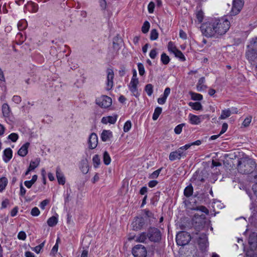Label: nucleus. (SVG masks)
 <instances>
[{"label": "nucleus", "mask_w": 257, "mask_h": 257, "mask_svg": "<svg viewBox=\"0 0 257 257\" xmlns=\"http://www.w3.org/2000/svg\"><path fill=\"white\" fill-rule=\"evenodd\" d=\"M230 25L225 17L214 18L202 24L200 28L202 34L206 37L219 38L226 33Z\"/></svg>", "instance_id": "obj_1"}, {"label": "nucleus", "mask_w": 257, "mask_h": 257, "mask_svg": "<svg viewBox=\"0 0 257 257\" xmlns=\"http://www.w3.org/2000/svg\"><path fill=\"white\" fill-rule=\"evenodd\" d=\"M248 241L249 248L246 252V257H257V234L251 233Z\"/></svg>", "instance_id": "obj_2"}, {"label": "nucleus", "mask_w": 257, "mask_h": 257, "mask_svg": "<svg viewBox=\"0 0 257 257\" xmlns=\"http://www.w3.org/2000/svg\"><path fill=\"white\" fill-rule=\"evenodd\" d=\"M246 57L249 61H254L257 58V38L252 39L247 46L245 53Z\"/></svg>", "instance_id": "obj_3"}, {"label": "nucleus", "mask_w": 257, "mask_h": 257, "mask_svg": "<svg viewBox=\"0 0 257 257\" xmlns=\"http://www.w3.org/2000/svg\"><path fill=\"white\" fill-rule=\"evenodd\" d=\"M191 237L189 233L185 231L179 232L176 237V243L178 245L184 246L187 244L191 240Z\"/></svg>", "instance_id": "obj_4"}, {"label": "nucleus", "mask_w": 257, "mask_h": 257, "mask_svg": "<svg viewBox=\"0 0 257 257\" xmlns=\"http://www.w3.org/2000/svg\"><path fill=\"white\" fill-rule=\"evenodd\" d=\"M149 241L154 242H159L161 239V233L157 228L150 227L148 230Z\"/></svg>", "instance_id": "obj_5"}, {"label": "nucleus", "mask_w": 257, "mask_h": 257, "mask_svg": "<svg viewBox=\"0 0 257 257\" xmlns=\"http://www.w3.org/2000/svg\"><path fill=\"white\" fill-rule=\"evenodd\" d=\"M97 105L102 108H107L112 104L111 98L106 95H101L95 99Z\"/></svg>", "instance_id": "obj_6"}, {"label": "nucleus", "mask_w": 257, "mask_h": 257, "mask_svg": "<svg viewBox=\"0 0 257 257\" xmlns=\"http://www.w3.org/2000/svg\"><path fill=\"white\" fill-rule=\"evenodd\" d=\"M132 254L134 257H146V248L142 244L136 245L132 249Z\"/></svg>", "instance_id": "obj_7"}, {"label": "nucleus", "mask_w": 257, "mask_h": 257, "mask_svg": "<svg viewBox=\"0 0 257 257\" xmlns=\"http://www.w3.org/2000/svg\"><path fill=\"white\" fill-rule=\"evenodd\" d=\"M244 5L243 0H233L232 6L230 12V15L236 16L241 11Z\"/></svg>", "instance_id": "obj_8"}, {"label": "nucleus", "mask_w": 257, "mask_h": 257, "mask_svg": "<svg viewBox=\"0 0 257 257\" xmlns=\"http://www.w3.org/2000/svg\"><path fill=\"white\" fill-rule=\"evenodd\" d=\"M139 83V79L131 78L130 83L128 85V89L132 93V95L136 98H138L140 95V93L139 92L138 88Z\"/></svg>", "instance_id": "obj_9"}, {"label": "nucleus", "mask_w": 257, "mask_h": 257, "mask_svg": "<svg viewBox=\"0 0 257 257\" xmlns=\"http://www.w3.org/2000/svg\"><path fill=\"white\" fill-rule=\"evenodd\" d=\"M2 112L3 117L7 121H11V118L13 116L12 110L9 105L7 103H4L2 106Z\"/></svg>", "instance_id": "obj_10"}, {"label": "nucleus", "mask_w": 257, "mask_h": 257, "mask_svg": "<svg viewBox=\"0 0 257 257\" xmlns=\"http://www.w3.org/2000/svg\"><path fill=\"white\" fill-rule=\"evenodd\" d=\"M88 143V147L90 149H94L97 146L98 137L95 133H92L90 135Z\"/></svg>", "instance_id": "obj_11"}, {"label": "nucleus", "mask_w": 257, "mask_h": 257, "mask_svg": "<svg viewBox=\"0 0 257 257\" xmlns=\"http://www.w3.org/2000/svg\"><path fill=\"white\" fill-rule=\"evenodd\" d=\"M188 119L191 124L198 125L202 122L203 119V117L202 115H196L189 113L188 115Z\"/></svg>", "instance_id": "obj_12"}, {"label": "nucleus", "mask_w": 257, "mask_h": 257, "mask_svg": "<svg viewBox=\"0 0 257 257\" xmlns=\"http://www.w3.org/2000/svg\"><path fill=\"white\" fill-rule=\"evenodd\" d=\"M114 78V73L112 69H108L107 70V81L106 87L107 90L111 89L113 85V79Z\"/></svg>", "instance_id": "obj_13"}, {"label": "nucleus", "mask_w": 257, "mask_h": 257, "mask_svg": "<svg viewBox=\"0 0 257 257\" xmlns=\"http://www.w3.org/2000/svg\"><path fill=\"white\" fill-rule=\"evenodd\" d=\"M145 224L144 219L143 218L137 217L132 222V227L134 230L138 231L141 230Z\"/></svg>", "instance_id": "obj_14"}, {"label": "nucleus", "mask_w": 257, "mask_h": 257, "mask_svg": "<svg viewBox=\"0 0 257 257\" xmlns=\"http://www.w3.org/2000/svg\"><path fill=\"white\" fill-rule=\"evenodd\" d=\"M198 244L202 249H205L208 246V237L206 233H202L198 238Z\"/></svg>", "instance_id": "obj_15"}, {"label": "nucleus", "mask_w": 257, "mask_h": 257, "mask_svg": "<svg viewBox=\"0 0 257 257\" xmlns=\"http://www.w3.org/2000/svg\"><path fill=\"white\" fill-rule=\"evenodd\" d=\"M118 115L116 114H113L111 116H107L103 117L101 119V122L103 124H114L117 119Z\"/></svg>", "instance_id": "obj_16"}, {"label": "nucleus", "mask_w": 257, "mask_h": 257, "mask_svg": "<svg viewBox=\"0 0 257 257\" xmlns=\"http://www.w3.org/2000/svg\"><path fill=\"white\" fill-rule=\"evenodd\" d=\"M171 92V89L169 87L165 89L163 94L158 98L157 102L159 104H164L167 100V97L169 96Z\"/></svg>", "instance_id": "obj_17"}, {"label": "nucleus", "mask_w": 257, "mask_h": 257, "mask_svg": "<svg viewBox=\"0 0 257 257\" xmlns=\"http://www.w3.org/2000/svg\"><path fill=\"white\" fill-rule=\"evenodd\" d=\"M149 241L147 232H142L137 235L136 242L147 243Z\"/></svg>", "instance_id": "obj_18"}, {"label": "nucleus", "mask_w": 257, "mask_h": 257, "mask_svg": "<svg viewBox=\"0 0 257 257\" xmlns=\"http://www.w3.org/2000/svg\"><path fill=\"white\" fill-rule=\"evenodd\" d=\"M56 174L58 183L64 185L66 182L65 177L59 167L56 168Z\"/></svg>", "instance_id": "obj_19"}, {"label": "nucleus", "mask_w": 257, "mask_h": 257, "mask_svg": "<svg viewBox=\"0 0 257 257\" xmlns=\"http://www.w3.org/2000/svg\"><path fill=\"white\" fill-rule=\"evenodd\" d=\"M13 156V151L10 148L6 149L3 152V159L5 163L9 162Z\"/></svg>", "instance_id": "obj_20"}, {"label": "nucleus", "mask_w": 257, "mask_h": 257, "mask_svg": "<svg viewBox=\"0 0 257 257\" xmlns=\"http://www.w3.org/2000/svg\"><path fill=\"white\" fill-rule=\"evenodd\" d=\"M30 146V143L27 142L25 143L19 149L18 151V154L22 157L26 156L28 153V148Z\"/></svg>", "instance_id": "obj_21"}, {"label": "nucleus", "mask_w": 257, "mask_h": 257, "mask_svg": "<svg viewBox=\"0 0 257 257\" xmlns=\"http://www.w3.org/2000/svg\"><path fill=\"white\" fill-rule=\"evenodd\" d=\"M71 194L72 191L70 188H67L66 190L64 191L63 197L65 205H68V203L72 200L73 196Z\"/></svg>", "instance_id": "obj_22"}, {"label": "nucleus", "mask_w": 257, "mask_h": 257, "mask_svg": "<svg viewBox=\"0 0 257 257\" xmlns=\"http://www.w3.org/2000/svg\"><path fill=\"white\" fill-rule=\"evenodd\" d=\"M79 168L84 174H86L89 171V166L86 160H82L79 164Z\"/></svg>", "instance_id": "obj_23"}, {"label": "nucleus", "mask_w": 257, "mask_h": 257, "mask_svg": "<svg viewBox=\"0 0 257 257\" xmlns=\"http://www.w3.org/2000/svg\"><path fill=\"white\" fill-rule=\"evenodd\" d=\"M112 137V133L110 130H103L101 134V139L103 142H106Z\"/></svg>", "instance_id": "obj_24"}, {"label": "nucleus", "mask_w": 257, "mask_h": 257, "mask_svg": "<svg viewBox=\"0 0 257 257\" xmlns=\"http://www.w3.org/2000/svg\"><path fill=\"white\" fill-rule=\"evenodd\" d=\"M205 79L204 77H201L197 84V89L198 91H204L207 88V86L205 85Z\"/></svg>", "instance_id": "obj_25"}, {"label": "nucleus", "mask_w": 257, "mask_h": 257, "mask_svg": "<svg viewBox=\"0 0 257 257\" xmlns=\"http://www.w3.org/2000/svg\"><path fill=\"white\" fill-rule=\"evenodd\" d=\"M190 148V145L186 144L185 145L180 147L177 150H176L179 156L181 158L184 157L186 155V153L185 151Z\"/></svg>", "instance_id": "obj_26"}, {"label": "nucleus", "mask_w": 257, "mask_h": 257, "mask_svg": "<svg viewBox=\"0 0 257 257\" xmlns=\"http://www.w3.org/2000/svg\"><path fill=\"white\" fill-rule=\"evenodd\" d=\"M195 15L198 23H201L204 17V14L202 10L197 9L195 12Z\"/></svg>", "instance_id": "obj_27"}, {"label": "nucleus", "mask_w": 257, "mask_h": 257, "mask_svg": "<svg viewBox=\"0 0 257 257\" xmlns=\"http://www.w3.org/2000/svg\"><path fill=\"white\" fill-rule=\"evenodd\" d=\"M193 193V187L192 185L190 184L184 190V195L186 197H190L191 196Z\"/></svg>", "instance_id": "obj_28"}, {"label": "nucleus", "mask_w": 257, "mask_h": 257, "mask_svg": "<svg viewBox=\"0 0 257 257\" xmlns=\"http://www.w3.org/2000/svg\"><path fill=\"white\" fill-rule=\"evenodd\" d=\"M167 49L168 51L172 54L175 53L176 51H177L178 49H177L176 46L175 45V43L172 41H170L167 45Z\"/></svg>", "instance_id": "obj_29"}, {"label": "nucleus", "mask_w": 257, "mask_h": 257, "mask_svg": "<svg viewBox=\"0 0 257 257\" xmlns=\"http://www.w3.org/2000/svg\"><path fill=\"white\" fill-rule=\"evenodd\" d=\"M40 163V159L37 158L35 160L31 161L29 167L33 171L39 166Z\"/></svg>", "instance_id": "obj_30"}, {"label": "nucleus", "mask_w": 257, "mask_h": 257, "mask_svg": "<svg viewBox=\"0 0 257 257\" xmlns=\"http://www.w3.org/2000/svg\"><path fill=\"white\" fill-rule=\"evenodd\" d=\"M188 104H189V106H190L194 110H201L202 109V105H201L200 102H190Z\"/></svg>", "instance_id": "obj_31"}, {"label": "nucleus", "mask_w": 257, "mask_h": 257, "mask_svg": "<svg viewBox=\"0 0 257 257\" xmlns=\"http://www.w3.org/2000/svg\"><path fill=\"white\" fill-rule=\"evenodd\" d=\"M92 163L94 168H97L101 164V160L98 155H95L92 158Z\"/></svg>", "instance_id": "obj_32"}, {"label": "nucleus", "mask_w": 257, "mask_h": 257, "mask_svg": "<svg viewBox=\"0 0 257 257\" xmlns=\"http://www.w3.org/2000/svg\"><path fill=\"white\" fill-rule=\"evenodd\" d=\"M162 112V108L161 107L158 106L156 107L153 114L152 119L154 120H156L161 114Z\"/></svg>", "instance_id": "obj_33"}, {"label": "nucleus", "mask_w": 257, "mask_h": 257, "mask_svg": "<svg viewBox=\"0 0 257 257\" xmlns=\"http://www.w3.org/2000/svg\"><path fill=\"white\" fill-rule=\"evenodd\" d=\"M8 182L7 178L3 177L0 178V192H3L5 189Z\"/></svg>", "instance_id": "obj_34"}, {"label": "nucleus", "mask_w": 257, "mask_h": 257, "mask_svg": "<svg viewBox=\"0 0 257 257\" xmlns=\"http://www.w3.org/2000/svg\"><path fill=\"white\" fill-rule=\"evenodd\" d=\"M160 60L164 65H167L170 61V58L165 53H163L161 55Z\"/></svg>", "instance_id": "obj_35"}, {"label": "nucleus", "mask_w": 257, "mask_h": 257, "mask_svg": "<svg viewBox=\"0 0 257 257\" xmlns=\"http://www.w3.org/2000/svg\"><path fill=\"white\" fill-rule=\"evenodd\" d=\"M231 111L230 109H226L223 110L221 112V114L219 117L221 119H225L230 116Z\"/></svg>", "instance_id": "obj_36"}, {"label": "nucleus", "mask_w": 257, "mask_h": 257, "mask_svg": "<svg viewBox=\"0 0 257 257\" xmlns=\"http://www.w3.org/2000/svg\"><path fill=\"white\" fill-rule=\"evenodd\" d=\"M103 160L104 164L106 165H108L111 162L110 157L107 151H105L103 154Z\"/></svg>", "instance_id": "obj_37"}, {"label": "nucleus", "mask_w": 257, "mask_h": 257, "mask_svg": "<svg viewBox=\"0 0 257 257\" xmlns=\"http://www.w3.org/2000/svg\"><path fill=\"white\" fill-rule=\"evenodd\" d=\"M58 222V219L55 216H52L47 220V224L50 227L54 226Z\"/></svg>", "instance_id": "obj_38"}, {"label": "nucleus", "mask_w": 257, "mask_h": 257, "mask_svg": "<svg viewBox=\"0 0 257 257\" xmlns=\"http://www.w3.org/2000/svg\"><path fill=\"white\" fill-rule=\"evenodd\" d=\"M149 96H152L153 93V86L152 84H147L144 89Z\"/></svg>", "instance_id": "obj_39"}, {"label": "nucleus", "mask_w": 257, "mask_h": 257, "mask_svg": "<svg viewBox=\"0 0 257 257\" xmlns=\"http://www.w3.org/2000/svg\"><path fill=\"white\" fill-rule=\"evenodd\" d=\"M169 158L171 161H173L176 160H180L181 159L176 151L171 152Z\"/></svg>", "instance_id": "obj_40"}, {"label": "nucleus", "mask_w": 257, "mask_h": 257, "mask_svg": "<svg viewBox=\"0 0 257 257\" xmlns=\"http://www.w3.org/2000/svg\"><path fill=\"white\" fill-rule=\"evenodd\" d=\"M190 95L191 97V99L194 100H198L200 101L202 100L203 96L202 94L199 93H197L195 92H190Z\"/></svg>", "instance_id": "obj_41"}, {"label": "nucleus", "mask_w": 257, "mask_h": 257, "mask_svg": "<svg viewBox=\"0 0 257 257\" xmlns=\"http://www.w3.org/2000/svg\"><path fill=\"white\" fill-rule=\"evenodd\" d=\"M150 28V24L148 21H145L142 27V31L143 33L146 34L149 31Z\"/></svg>", "instance_id": "obj_42"}, {"label": "nucleus", "mask_w": 257, "mask_h": 257, "mask_svg": "<svg viewBox=\"0 0 257 257\" xmlns=\"http://www.w3.org/2000/svg\"><path fill=\"white\" fill-rule=\"evenodd\" d=\"M174 55L176 57L179 58L181 61H185L186 60L185 56L183 53L179 49L176 51L175 53H174Z\"/></svg>", "instance_id": "obj_43"}, {"label": "nucleus", "mask_w": 257, "mask_h": 257, "mask_svg": "<svg viewBox=\"0 0 257 257\" xmlns=\"http://www.w3.org/2000/svg\"><path fill=\"white\" fill-rule=\"evenodd\" d=\"M29 7L31 9V11L33 13H36L38 11V5L35 3L31 2L28 4Z\"/></svg>", "instance_id": "obj_44"}, {"label": "nucleus", "mask_w": 257, "mask_h": 257, "mask_svg": "<svg viewBox=\"0 0 257 257\" xmlns=\"http://www.w3.org/2000/svg\"><path fill=\"white\" fill-rule=\"evenodd\" d=\"M158 33L156 29H153L150 33V39L152 41H154L158 38Z\"/></svg>", "instance_id": "obj_45"}, {"label": "nucleus", "mask_w": 257, "mask_h": 257, "mask_svg": "<svg viewBox=\"0 0 257 257\" xmlns=\"http://www.w3.org/2000/svg\"><path fill=\"white\" fill-rule=\"evenodd\" d=\"M132 122L131 121V120H127L124 124V125H123V132L124 133H127L128 132V131H130L131 127H132Z\"/></svg>", "instance_id": "obj_46"}, {"label": "nucleus", "mask_w": 257, "mask_h": 257, "mask_svg": "<svg viewBox=\"0 0 257 257\" xmlns=\"http://www.w3.org/2000/svg\"><path fill=\"white\" fill-rule=\"evenodd\" d=\"M137 66L140 75H144L145 74V70L144 65L142 63H138Z\"/></svg>", "instance_id": "obj_47"}, {"label": "nucleus", "mask_w": 257, "mask_h": 257, "mask_svg": "<svg viewBox=\"0 0 257 257\" xmlns=\"http://www.w3.org/2000/svg\"><path fill=\"white\" fill-rule=\"evenodd\" d=\"M18 28L19 30L22 31L25 29L27 26V22L25 20L20 21L18 23Z\"/></svg>", "instance_id": "obj_48"}, {"label": "nucleus", "mask_w": 257, "mask_h": 257, "mask_svg": "<svg viewBox=\"0 0 257 257\" xmlns=\"http://www.w3.org/2000/svg\"><path fill=\"white\" fill-rule=\"evenodd\" d=\"M194 210L204 212L206 215H208L209 214L208 209L205 206H199L196 207L194 209Z\"/></svg>", "instance_id": "obj_49"}, {"label": "nucleus", "mask_w": 257, "mask_h": 257, "mask_svg": "<svg viewBox=\"0 0 257 257\" xmlns=\"http://www.w3.org/2000/svg\"><path fill=\"white\" fill-rule=\"evenodd\" d=\"M185 125V123H181L177 125L174 128V132L177 135H179L182 131L183 127Z\"/></svg>", "instance_id": "obj_50"}, {"label": "nucleus", "mask_w": 257, "mask_h": 257, "mask_svg": "<svg viewBox=\"0 0 257 257\" xmlns=\"http://www.w3.org/2000/svg\"><path fill=\"white\" fill-rule=\"evenodd\" d=\"M19 138V136L16 133H12L8 136V139L11 140L13 142H16Z\"/></svg>", "instance_id": "obj_51"}, {"label": "nucleus", "mask_w": 257, "mask_h": 257, "mask_svg": "<svg viewBox=\"0 0 257 257\" xmlns=\"http://www.w3.org/2000/svg\"><path fill=\"white\" fill-rule=\"evenodd\" d=\"M40 211L37 207L33 208L31 211V214L33 216H38L40 215Z\"/></svg>", "instance_id": "obj_52"}, {"label": "nucleus", "mask_w": 257, "mask_h": 257, "mask_svg": "<svg viewBox=\"0 0 257 257\" xmlns=\"http://www.w3.org/2000/svg\"><path fill=\"white\" fill-rule=\"evenodd\" d=\"M155 4L154 2H151L148 6V12L150 14H153L154 11Z\"/></svg>", "instance_id": "obj_53"}, {"label": "nucleus", "mask_w": 257, "mask_h": 257, "mask_svg": "<svg viewBox=\"0 0 257 257\" xmlns=\"http://www.w3.org/2000/svg\"><path fill=\"white\" fill-rule=\"evenodd\" d=\"M18 238L19 240H25L26 239L27 235L24 231H21L18 233Z\"/></svg>", "instance_id": "obj_54"}, {"label": "nucleus", "mask_w": 257, "mask_h": 257, "mask_svg": "<svg viewBox=\"0 0 257 257\" xmlns=\"http://www.w3.org/2000/svg\"><path fill=\"white\" fill-rule=\"evenodd\" d=\"M212 206L214 209L215 207L219 209H221L223 207V204L219 201H214Z\"/></svg>", "instance_id": "obj_55"}, {"label": "nucleus", "mask_w": 257, "mask_h": 257, "mask_svg": "<svg viewBox=\"0 0 257 257\" xmlns=\"http://www.w3.org/2000/svg\"><path fill=\"white\" fill-rule=\"evenodd\" d=\"M162 170V168H160L154 172H153L150 175V178L152 179L157 178L159 175L161 171Z\"/></svg>", "instance_id": "obj_56"}, {"label": "nucleus", "mask_w": 257, "mask_h": 257, "mask_svg": "<svg viewBox=\"0 0 257 257\" xmlns=\"http://www.w3.org/2000/svg\"><path fill=\"white\" fill-rule=\"evenodd\" d=\"M251 119H252V117L251 116L246 117L242 122V125L244 127L248 126L251 122Z\"/></svg>", "instance_id": "obj_57"}, {"label": "nucleus", "mask_w": 257, "mask_h": 257, "mask_svg": "<svg viewBox=\"0 0 257 257\" xmlns=\"http://www.w3.org/2000/svg\"><path fill=\"white\" fill-rule=\"evenodd\" d=\"M157 54H158V53L157 51V49H154L151 50V51H150V54H149V56L150 57V58L151 59H154L156 58Z\"/></svg>", "instance_id": "obj_58"}, {"label": "nucleus", "mask_w": 257, "mask_h": 257, "mask_svg": "<svg viewBox=\"0 0 257 257\" xmlns=\"http://www.w3.org/2000/svg\"><path fill=\"white\" fill-rule=\"evenodd\" d=\"M12 101L17 104H19L22 101V98L19 95H14L12 98Z\"/></svg>", "instance_id": "obj_59"}, {"label": "nucleus", "mask_w": 257, "mask_h": 257, "mask_svg": "<svg viewBox=\"0 0 257 257\" xmlns=\"http://www.w3.org/2000/svg\"><path fill=\"white\" fill-rule=\"evenodd\" d=\"M49 200L47 199H45L42 201L40 204V207L44 210L46 206L49 203Z\"/></svg>", "instance_id": "obj_60"}, {"label": "nucleus", "mask_w": 257, "mask_h": 257, "mask_svg": "<svg viewBox=\"0 0 257 257\" xmlns=\"http://www.w3.org/2000/svg\"><path fill=\"white\" fill-rule=\"evenodd\" d=\"M228 128V124L226 123H223L222 125L221 130L219 134L220 135L223 134L227 131Z\"/></svg>", "instance_id": "obj_61"}, {"label": "nucleus", "mask_w": 257, "mask_h": 257, "mask_svg": "<svg viewBox=\"0 0 257 257\" xmlns=\"http://www.w3.org/2000/svg\"><path fill=\"white\" fill-rule=\"evenodd\" d=\"M99 3L101 8L102 10H105L107 5L106 0H99Z\"/></svg>", "instance_id": "obj_62"}, {"label": "nucleus", "mask_w": 257, "mask_h": 257, "mask_svg": "<svg viewBox=\"0 0 257 257\" xmlns=\"http://www.w3.org/2000/svg\"><path fill=\"white\" fill-rule=\"evenodd\" d=\"M9 204V200L8 199H5L2 202L1 209H4V208H7Z\"/></svg>", "instance_id": "obj_63"}, {"label": "nucleus", "mask_w": 257, "mask_h": 257, "mask_svg": "<svg viewBox=\"0 0 257 257\" xmlns=\"http://www.w3.org/2000/svg\"><path fill=\"white\" fill-rule=\"evenodd\" d=\"M18 212V207L17 206L15 207L11 211V215L12 217H14L17 215Z\"/></svg>", "instance_id": "obj_64"}]
</instances>
